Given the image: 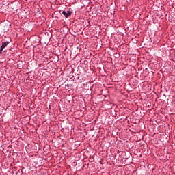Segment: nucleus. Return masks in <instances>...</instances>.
I'll return each mask as SVG.
<instances>
[{
  "label": "nucleus",
  "instance_id": "2",
  "mask_svg": "<svg viewBox=\"0 0 175 175\" xmlns=\"http://www.w3.org/2000/svg\"><path fill=\"white\" fill-rule=\"evenodd\" d=\"M9 43H10L9 41L3 42L2 45L0 46V49L3 51V49H5V47H6V46H8V44H9Z\"/></svg>",
  "mask_w": 175,
  "mask_h": 175
},
{
  "label": "nucleus",
  "instance_id": "1",
  "mask_svg": "<svg viewBox=\"0 0 175 175\" xmlns=\"http://www.w3.org/2000/svg\"><path fill=\"white\" fill-rule=\"evenodd\" d=\"M62 14L66 17V18H68L70 16L72 15V11L68 10L66 11H62Z\"/></svg>",
  "mask_w": 175,
  "mask_h": 175
},
{
  "label": "nucleus",
  "instance_id": "3",
  "mask_svg": "<svg viewBox=\"0 0 175 175\" xmlns=\"http://www.w3.org/2000/svg\"><path fill=\"white\" fill-rule=\"evenodd\" d=\"M2 51H3V50L1 49V48H0V54H2Z\"/></svg>",
  "mask_w": 175,
  "mask_h": 175
}]
</instances>
